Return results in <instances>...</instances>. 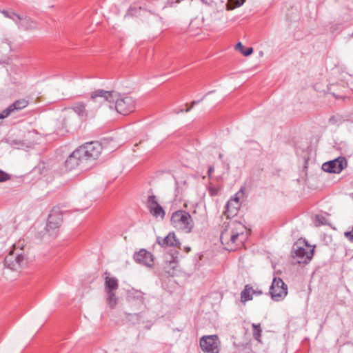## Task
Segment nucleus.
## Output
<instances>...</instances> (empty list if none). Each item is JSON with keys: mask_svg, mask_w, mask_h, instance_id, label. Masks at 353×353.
<instances>
[{"mask_svg": "<svg viewBox=\"0 0 353 353\" xmlns=\"http://www.w3.org/2000/svg\"><path fill=\"white\" fill-rule=\"evenodd\" d=\"M240 207V200H228L223 212L227 221L221 225L220 240L229 251L242 246L248 238L247 228L241 222L231 219L238 214Z\"/></svg>", "mask_w": 353, "mask_h": 353, "instance_id": "obj_1", "label": "nucleus"}, {"mask_svg": "<svg viewBox=\"0 0 353 353\" xmlns=\"http://www.w3.org/2000/svg\"><path fill=\"white\" fill-rule=\"evenodd\" d=\"M171 225L178 230L185 233L191 232L194 222L190 214L183 210L174 212L171 216Z\"/></svg>", "mask_w": 353, "mask_h": 353, "instance_id": "obj_2", "label": "nucleus"}, {"mask_svg": "<svg viewBox=\"0 0 353 353\" xmlns=\"http://www.w3.org/2000/svg\"><path fill=\"white\" fill-rule=\"evenodd\" d=\"M113 105L116 111L122 114H128L135 110L136 101L131 96L114 91Z\"/></svg>", "mask_w": 353, "mask_h": 353, "instance_id": "obj_3", "label": "nucleus"}, {"mask_svg": "<svg viewBox=\"0 0 353 353\" xmlns=\"http://www.w3.org/2000/svg\"><path fill=\"white\" fill-rule=\"evenodd\" d=\"M62 212L59 207H54L50 211L46 226V234L50 238H55L62 223Z\"/></svg>", "mask_w": 353, "mask_h": 353, "instance_id": "obj_4", "label": "nucleus"}, {"mask_svg": "<svg viewBox=\"0 0 353 353\" xmlns=\"http://www.w3.org/2000/svg\"><path fill=\"white\" fill-rule=\"evenodd\" d=\"M1 12L5 17L12 20L20 30H32L38 29L37 22L27 16H21L12 10H3Z\"/></svg>", "mask_w": 353, "mask_h": 353, "instance_id": "obj_5", "label": "nucleus"}, {"mask_svg": "<svg viewBox=\"0 0 353 353\" xmlns=\"http://www.w3.org/2000/svg\"><path fill=\"white\" fill-rule=\"evenodd\" d=\"M301 243H303L305 246H309L305 240L303 242L299 240L292 246V256L298 263H307L313 256L314 249H306L301 245Z\"/></svg>", "mask_w": 353, "mask_h": 353, "instance_id": "obj_6", "label": "nucleus"}, {"mask_svg": "<svg viewBox=\"0 0 353 353\" xmlns=\"http://www.w3.org/2000/svg\"><path fill=\"white\" fill-rule=\"evenodd\" d=\"M27 263V259L22 252L11 251L4 259L5 267L13 271L23 268Z\"/></svg>", "mask_w": 353, "mask_h": 353, "instance_id": "obj_7", "label": "nucleus"}, {"mask_svg": "<svg viewBox=\"0 0 353 353\" xmlns=\"http://www.w3.org/2000/svg\"><path fill=\"white\" fill-rule=\"evenodd\" d=\"M114 91H107L102 89H98L91 92L90 101L97 104L98 106L101 105L105 102L110 103V107L112 108L113 105Z\"/></svg>", "mask_w": 353, "mask_h": 353, "instance_id": "obj_8", "label": "nucleus"}, {"mask_svg": "<svg viewBox=\"0 0 353 353\" xmlns=\"http://www.w3.org/2000/svg\"><path fill=\"white\" fill-rule=\"evenodd\" d=\"M270 294L275 301L283 300L288 294L287 285L280 278H274L270 288Z\"/></svg>", "mask_w": 353, "mask_h": 353, "instance_id": "obj_9", "label": "nucleus"}, {"mask_svg": "<svg viewBox=\"0 0 353 353\" xmlns=\"http://www.w3.org/2000/svg\"><path fill=\"white\" fill-rule=\"evenodd\" d=\"M78 150L87 162L89 160L96 159L99 157L101 152V145L98 142H90L81 146Z\"/></svg>", "mask_w": 353, "mask_h": 353, "instance_id": "obj_10", "label": "nucleus"}, {"mask_svg": "<svg viewBox=\"0 0 353 353\" xmlns=\"http://www.w3.org/2000/svg\"><path fill=\"white\" fill-rule=\"evenodd\" d=\"M70 109L72 110V112H70L68 118L64 119V123L66 125H71L72 123L70 121V117L72 112L77 114L79 120L81 121H86L90 115V111L86 108V103L82 101H78L75 103Z\"/></svg>", "mask_w": 353, "mask_h": 353, "instance_id": "obj_11", "label": "nucleus"}, {"mask_svg": "<svg viewBox=\"0 0 353 353\" xmlns=\"http://www.w3.org/2000/svg\"><path fill=\"white\" fill-rule=\"evenodd\" d=\"M83 158L78 149L74 150L65 161V170L70 171L77 168L81 169L86 168L88 165H85L86 162Z\"/></svg>", "mask_w": 353, "mask_h": 353, "instance_id": "obj_12", "label": "nucleus"}, {"mask_svg": "<svg viewBox=\"0 0 353 353\" xmlns=\"http://www.w3.org/2000/svg\"><path fill=\"white\" fill-rule=\"evenodd\" d=\"M200 346L204 352L219 353V340L216 335L204 336L200 339Z\"/></svg>", "mask_w": 353, "mask_h": 353, "instance_id": "obj_13", "label": "nucleus"}, {"mask_svg": "<svg viewBox=\"0 0 353 353\" xmlns=\"http://www.w3.org/2000/svg\"><path fill=\"white\" fill-rule=\"evenodd\" d=\"M347 166L345 157H338L332 161L324 163L322 170L329 173H340Z\"/></svg>", "mask_w": 353, "mask_h": 353, "instance_id": "obj_14", "label": "nucleus"}, {"mask_svg": "<svg viewBox=\"0 0 353 353\" xmlns=\"http://www.w3.org/2000/svg\"><path fill=\"white\" fill-rule=\"evenodd\" d=\"M134 259L136 262L146 266H152L153 263V256L144 249L135 253Z\"/></svg>", "mask_w": 353, "mask_h": 353, "instance_id": "obj_15", "label": "nucleus"}, {"mask_svg": "<svg viewBox=\"0 0 353 353\" xmlns=\"http://www.w3.org/2000/svg\"><path fill=\"white\" fill-rule=\"evenodd\" d=\"M157 242L163 248L179 247L181 244L174 232H170L165 238L157 237Z\"/></svg>", "mask_w": 353, "mask_h": 353, "instance_id": "obj_16", "label": "nucleus"}, {"mask_svg": "<svg viewBox=\"0 0 353 353\" xmlns=\"http://www.w3.org/2000/svg\"><path fill=\"white\" fill-rule=\"evenodd\" d=\"M148 208L151 214L156 217L164 218L165 211L163 208L157 202V200H148Z\"/></svg>", "mask_w": 353, "mask_h": 353, "instance_id": "obj_17", "label": "nucleus"}, {"mask_svg": "<svg viewBox=\"0 0 353 353\" xmlns=\"http://www.w3.org/2000/svg\"><path fill=\"white\" fill-rule=\"evenodd\" d=\"M28 105V101L24 99L17 100L5 109L6 112V114L10 116L12 114L25 108Z\"/></svg>", "mask_w": 353, "mask_h": 353, "instance_id": "obj_18", "label": "nucleus"}, {"mask_svg": "<svg viewBox=\"0 0 353 353\" xmlns=\"http://www.w3.org/2000/svg\"><path fill=\"white\" fill-rule=\"evenodd\" d=\"M350 120L348 115H342L340 114H336L331 116L328 119V123L331 125L339 126L346 121Z\"/></svg>", "mask_w": 353, "mask_h": 353, "instance_id": "obj_19", "label": "nucleus"}, {"mask_svg": "<svg viewBox=\"0 0 353 353\" xmlns=\"http://www.w3.org/2000/svg\"><path fill=\"white\" fill-rule=\"evenodd\" d=\"M119 284L118 280L114 277L106 276L105 278V291L108 292H116L118 289Z\"/></svg>", "mask_w": 353, "mask_h": 353, "instance_id": "obj_20", "label": "nucleus"}, {"mask_svg": "<svg viewBox=\"0 0 353 353\" xmlns=\"http://www.w3.org/2000/svg\"><path fill=\"white\" fill-rule=\"evenodd\" d=\"M255 293V290L252 287L246 285L244 290L241 293V299L243 303L252 299V295Z\"/></svg>", "mask_w": 353, "mask_h": 353, "instance_id": "obj_21", "label": "nucleus"}, {"mask_svg": "<svg viewBox=\"0 0 353 353\" xmlns=\"http://www.w3.org/2000/svg\"><path fill=\"white\" fill-rule=\"evenodd\" d=\"M245 0H228L225 4L227 10H232L236 8L241 6Z\"/></svg>", "mask_w": 353, "mask_h": 353, "instance_id": "obj_22", "label": "nucleus"}, {"mask_svg": "<svg viewBox=\"0 0 353 353\" xmlns=\"http://www.w3.org/2000/svg\"><path fill=\"white\" fill-rule=\"evenodd\" d=\"M105 293L107 294V303L110 307L113 308L117 304L115 292H108Z\"/></svg>", "mask_w": 353, "mask_h": 353, "instance_id": "obj_23", "label": "nucleus"}, {"mask_svg": "<svg viewBox=\"0 0 353 353\" xmlns=\"http://www.w3.org/2000/svg\"><path fill=\"white\" fill-rule=\"evenodd\" d=\"M176 267V261L175 260L170 261L166 262L164 270L169 274L172 276L174 274V270Z\"/></svg>", "mask_w": 353, "mask_h": 353, "instance_id": "obj_24", "label": "nucleus"}, {"mask_svg": "<svg viewBox=\"0 0 353 353\" xmlns=\"http://www.w3.org/2000/svg\"><path fill=\"white\" fill-rule=\"evenodd\" d=\"M235 49L237 50H239L241 54H243L244 56L248 57L252 54L253 52V48L250 47L245 50L244 46L241 42H239L236 46Z\"/></svg>", "mask_w": 353, "mask_h": 353, "instance_id": "obj_25", "label": "nucleus"}, {"mask_svg": "<svg viewBox=\"0 0 353 353\" xmlns=\"http://www.w3.org/2000/svg\"><path fill=\"white\" fill-rule=\"evenodd\" d=\"M252 328H253V336H254V338L256 340L260 341L259 338L261 337V329L260 324H254V323H253L252 324Z\"/></svg>", "mask_w": 353, "mask_h": 353, "instance_id": "obj_26", "label": "nucleus"}, {"mask_svg": "<svg viewBox=\"0 0 353 353\" xmlns=\"http://www.w3.org/2000/svg\"><path fill=\"white\" fill-rule=\"evenodd\" d=\"M203 4L211 6L212 4H215L216 6L218 4H220L222 7L220 12H221L223 11V3L225 2V0H202L201 1Z\"/></svg>", "mask_w": 353, "mask_h": 353, "instance_id": "obj_27", "label": "nucleus"}, {"mask_svg": "<svg viewBox=\"0 0 353 353\" xmlns=\"http://www.w3.org/2000/svg\"><path fill=\"white\" fill-rule=\"evenodd\" d=\"M144 294L140 291H134L130 292V296H133L134 299L139 300L140 302L143 303L144 299Z\"/></svg>", "mask_w": 353, "mask_h": 353, "instance_id": "obj_28", "label": "nucleus"}, {"mask_svg": "<svg viewBox=\"0 0 353 353\" xmlns=\"http://www.w3.org/2000/svg\"><path fill=\"white\" fill-rule=\"evenodd\" d=\"M181 0H167L165 2V4L163 7V8H173L175 7L177 4H179Z\"/></svg>", "mask_w": 353, "mask_h": 353, "instance_id": "obj_29", "label": "nucleus"}, {"mask_svg": "<svg viewBox=\"0 0 353 353\" xmlns=\"http://www.w3.org/2000/svg\"><path fill=\"white\" fill-rule=\"evenodd\" d=\"M245 190L246 188L245 187H241L239 191L235 194L234 196L232 199H238L246 196L245 194Z\"/></svg>", "mask_w": 353, "mask_h": 353, "instance_id": "obj_30", "label": "nucleus"}, {"mask_svg": "<svg viewBox=\"0 0 353 353\" xmlns=\"http://www.w3.org/2000/svg\"><path fill=\"white\" fill-rule=\"evenodd\" d=\"M11 179V176L3 170H0V183L6 181Z\"/></svg>", "mask_w": 353, "mask_h": 353, "instance_id": "obj_31", "label": "nucleus"}, {"mask_svg": "<svg viewBox=\"0 0 353 353\" xmlns=\"http://www.w3.org/2000/svg\"><path fill=\"white\" fill-rule=\"evenodd\" d=\"M219 189L215 187L209 188V194L210 196H215L218 195Z\"/></svg>", "mask_w": 353, "mask_h": 353, "instance_id": "obj_32", "label": "nucleus"}, {"mask_svg": "<svg viewBox=\"0 0 353 353\" xmlns=\"http://www.w3.org/2000/svg\"><path fill=\"white\" fill-rule=\"evenodd\" d=\"M129 320L130 321H135L137 322H139L140 319L141 317V314H130Z\"/></svg>", "mask_w": 353, "mask_h": 353, "instance_id": "obj_33", "label": "nucleus"}, {"mask_svg": "<svg viewBox=\"0 0 353 353\" xmlns=\"http://www.w3.org/2000/svg\"><path fill=\"white\" fill-rule=\"evenodd\" d=\"M176 185V191L179 192V190L181 185H185L187 183L186 180H177L175 179Z\"/></svg>", "mask_w": 353, "mask_h": 353, "instance_id": "obj_34", "label": "nucleus"}, {"mask_svg": "<svg viewBox=\"0 0 353 353\" xmlns=\"http://www.w3.org/2000/svg\"><path fill=\"white\" fill-rule=\"evenodd\" d=\"M213 92H214V91H210V92H208V93H207V94H205V96H204V97H203L200 101H193L191 103V104H190V108H192L195 105L198 104V103H199L201 100H203V98H204L206 95H208V94H210V93H212Z\"/></svg>", "mask_w": 353, "mask_h": 353, "instance_id": "obj_35", "label": "nucleus"}, {"mask_svg": "<svg viewBox=\"0 0 353 353\" xmlns=\"http://www.w3.org/2000/svg\"><path fill=\"white\" fill-rule=\"evenodd\" d=\"M6 110H3L1 112H0V124L2 123L3 119L8 117L9 115L6 114Z\"/></svg>", "mask_w": 353, "mask_h": 353, "instance_id": "obj_36", "label": "nucleus"}, {"mask_svg": "<svg viewBox=\"0 0 353 353\" xmlns=\"http://www.w3.org/2000/svg\"><path fill=\"white\" fill-rule=\"evenodd\" d=\"M213 172H214V167L213 166H210L209 168V169H208V174H209V175H210L211 173Z\"/></svg>", "mask_w": 353, "mask_h": 353, "instance_id": "obj_37", "label": "nucleus"}, {"mask_svg": "<svg viewBox=\"0 0 353 353\" xmlns=\"http://www.w3.org/2000/svg\"><path fill=\"white\" fill-rule=\"evenodd\" d=\"M133 8L130 7L129 10H128L127 14H132V11L133 10Z\"/></svg>", "mask_w": 353, "mask_h": 353, "instance_id": "obj_38", "label": "nucleus"}, {"mask_svg": "<svg viewBox=\"0 0 353 353\" xmlns=\"http://www.w3.org/2000/svg\"><path fill=\"white\" fill-rule=\"evenodd\" d=\"M4 43H7L9 46H10V42L8 39H5L3 41Z\"/></svg>", "mask_w": 353, "mask_h": 353, "instance_id": "obj_39", "label": "nucleus"}, {"mask_svg": "<svg viewBox=\"0 0 353 353\" xmlns=\"http://www.w3.org/2000/svg\"><path fill=\"white\" fill-rule=\"evenodd\" d=\"M148 199H156L154 195H149Z\"/></svg>", "mask_w": 353, "mask_h": 353, "instance_id": "obj_40", "label": "nucleus"}, {"mask_svg": "<svg viewBox=\"0 0 353 353\" xmlns=\"http://www.w3.org/2000/svg\"><path fill=\"white\" fill-rule=\"evenodd\" d=\"M254 294H261L262 292L261 291H255Z\"/></svg>", "mask_w": 353, "mask_h": 353, "instance_id": "obj_41", "label": "nucleus"}, {"mask_svg": "<svg viewBox=\"0 0 353 353\" xmlns=\"http://www.w3.org/2000/svg\"><path fill=\"white\" fill-rule=\"evenodd\" d=\"M191 109H192V108H190V107H188V108L185 110V112H188L189 111H190V110H191Z\"/></svg>", "mask_w": 353, "mask_h": 353, "instance_id": "obj_42", "label": "nucleus"}, {"mask_svg": "<svg viewBox=\"0 0 353 353\" xmlns=\"http://www.w3.org/2000/svg\"><path fill=\"white\" fill-rule=\"evenodd\" d=\"M183 111V110H179V111L175 112H176V114H179V113H180V112H182Z\"/></svg>", "mask_w": 353, "mask_h": 353, "instance_id": "obj_43", "label": "nucleus"}, {"mask_svg": "<svg viewBox=\"0 0 353 353\" xmlns=\"http://www.w3.org/2000/svg\"><path fill=\"white\" fill-rule=\"evenodd\" d=\"M219 157L220 159H221L223 158V154H219Z\"/></svg>", "mask_w": 353, "mask_h": 353, "instance_id": "obj_44", "label": "nucleus"}, {"mask_svg": "<svg viewBox=\"0 0 353 353\" xmlns=\"http://www.w3.org/2000/svg\"><path fill=\"white\" fill-rule=\"evenodd\" d=\"M349 196L353 197V193L350 194Z\"/></svg>", "mask_w": 353, "mask_h": 353, "instance_id": "obj_45", "label": "nucleus"}]
</instances>
